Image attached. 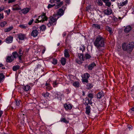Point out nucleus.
<instances>
[{"mask_svg": "<svg viewBox=\"0 0 134 134\" xmlns=\"http://www.w3.org/2000/svg\"><path fill=\"white\" fill-rule=\"evenodd\" d=\"M55 5V4H54L53 5H52L51 4H49L48 5V6H47V8L48 9H49L50 8H51L52 7H53Z\"/></svg>", "mask_w": 134, "mask_h": 134, "instance_id": "obj_45", "label": "nucleus"}, {"mask_svg": "<svg viewBox=\"0 0 134 134\" xmlns=\"http://www.w3.org/2000/svg\"><path fill=\"white\" fill-rule=\"evenodd\" d=\"M64 13L63 10L62 9H60L58 12V14H56L58 15V16L59 17V15L60 16L62 15Z\"/></svg>", "mask_w": 134, "mask_h": 134, "instance_id": "obj_23", "label": "nucleus"}, {"mask_svg": "<svg viewBox=\"0 0 134 134\" xmlns=\"http://www.w3.org/2000/svg\"><path fill=\"white\" fill-rule=\"evenodd\" d=\"M90 106L89 105H87L86 108V113L89 115L90 112Z\"/></svg>", "mask_w": 134, "mask_h": 134, "instance_id": "obj_19", "label": "nucleus"}, {"mask_svg": "<svg viewBox=\"0 0 134 134\" xmlns=\"http://www.w3.org/2000/svg\"><path fill=\"white\" fill-rule=\"evenodd\" d=\"M85 57L86 59H90L91 57L90 55L88 54H86L85 55Z\"/></svg>", "mask_w": 134, "mask_h": 134, "instance_id": "obj_41", "label": "nucleus"}, {"mask_svg": "<svg viewBox=\"0 0 134 134\" xmlns=\"http://www.w3.org/2000/svg\"><path fill=\"white\" fill-rule=\"evenodd\" d=\"M61 122H63L66 123H68L69 122L64 118H62L60 120Z\"/></svg>", "mask_w": 134, "mask_h": 134, "instance_id": "obj_28", "label": "nucleus"}, {"mask_svg": "<svg viewBox=\"0 0 134 134\" xmlns=\"http://www.w3.org/2000/svg\"><path fill=\"white\" fill-rule=\"evenodd\" d=\"M43 96L44 97L47 98L49 95V93L48 92H46L45 93H43Z\"/></svg>", "mask_w": 134, "mask_h": 134, "instance_id": "obj_38", "label": "nucleus"}, {"mask_svg": "<svg viewBox=\"0 0 134 134\" xmlns=\"http://www.w3.org/2000/svg\"><path fill=\"white\" fill-rule=\"evenodd\" d=\"M127 3V0H126L125 1L123 2H120V4H118V5L121 6H122L124 5H126Z\"/></svg>", "mask_w": 134, "mask_h": 134, "instance_id": "obj_18", "label": "nucleus"}, {"mask_svg": "<svg viewBox=\"0 0 134 134\" xmlns=\"http://www.w3.org/2000/svg\"><path fill=\"white\" fill-rule=\"evenodd\" d=\"M15 104L16 108L20 107L21 106V100H16Z\"/></svg>", "mask_w": 134, "mask_h": 134, "instance_id": "obj_15", "label": "nucleus"}, {"mask_svg": "<svg viewBox=\"0 0 134 134\" xmlns=\"http://www.w3.org/2000/svg\"><path fill=\"white\" fill-rule=\"evenodd\" d=\"M131 29V27L130 26L128 25L124 29V31L126 33H128Z\"/></svg>", "mask_w": 134, "mask_h": 134, "instance_id": "obj_12", "label": "nucleus"}, {"mask_svg": "<svg viewBox=\"0 0 134 134\" xmlns=\"http://www.w3.org/2000/svg\"><path fill=\"white\" fill-rule=\"evenodd\" d=\"M34 20L33 19H32L28 23V24L29 25H30L33 22Z\"/></svg>", "mask_w": 134, "mask_h": 134, "instance_id": "obj_48", "label": "nucleus"}, {"mask_svg": "<svg viewBox=\"0 0 134 134\" xmlns=\"http://www.w3.org/2000/svg\"><path fill=\"white\" fill-rule=\"evenodd\" d=\"M97 3L99 6H102L103 4V2L101 0H98Z\"/></svg>", "mask_w": 134, "mask_h": 134, "instance_id": "obj_36", "label": "nucleus"}, {"mask_svg": "<svg viewBox=\"0 0 134 134\" xmlns=\"http://www.w3.org/2000/svg\"><path fill=\"white\" fill-rule=\"evenodd\" d=\"M57 60L55 59H53V61L52 62V63L54 64H56L57 63Z\"/></svg>", "mask_w": 134, "mask_h": 134, "instance_id": "obj_39", "label": "nucleus"}, {"mask_svg": "<svg viewBox=\"0 0 134 134\" xmlns=\"http://www.w3.org/2000/svg\"><path fill=\"white\" fill-rule=\"evenodd\" d=\"M131 92L132 93H133L134 92V86L132 87V88L131 90Z\"/></svg>", "mask_w": 134, "mask_h": 134, "instance_id": "obj_54", "label": "nucleus"}, {"mask_svg": "<svg viewBox=\"0 0 134 134\" xmlns=\"http://www.w3.org/2000/svg\"><path fill=\"white\" fill-rule=\"evenodd\" d=\"M78 58L76 60V61L78 63L80 64L81 63V61L84 60L83 57V55L81 54L78 53Z\"/></svg>", "mask_w": 134, "mask_h": 134, "instance_id": "obj_6", "label": "nucleus"}, {"mask_svg": "<svg viewBox=\"0 0 134 134\" xmlns=\"http://www.w3.org/2000/svg\"><path fill=\"white\" fill-rule=\"evenodd\" d=\"M45 51V49H44L42 51V53L43 54L44 53Z\"/></svg>", "mask_w": 134, "mask_h": 134, "instance_id": "obj_61", "label": "nucleus"}, {"mask_svg": "<svg viewBox=\"0 0 134 134\" xmlns=\"http://www.w3.org/2000/svg\"><path fill=\"white\" fill-rule=\"evenodd\" d=\"M19 68L20 66L19 65H16L15 66H14L13 67V70L14 71H16L19 69Z\"/></svg>", "mask_w": 134, "mask_h": 134, "instance_id": "obj_29", "label": "nucleus"}, {"mask_svg": "<svg viewBox=\"0 0 134 134\" xmlns=\"http://www.w3.org/2000/svg\"><path fill=\"white\" fill-rule=\"evenodd\" d=\"M4 78V76L2 73H0V79L2 80Z\"/></svg>", "mask_w": 134, "mask_h": 134, "instance_id": "obj_44", "label": "nucleus"}, {"mask_svg": "<svg viewBox=\"0 0 134 134\" xmlns=\"http://www.w3.org/2000/svg\"><path fill=\"white\" fill-rule=\"evenodd\" d=\"M49 83H48L47 82L46 83H45V85H46V86H48L47 87V88L48 87H49Z\"/></svg>", "mask_w": 134, "mask_h": 134, "instance_id": "obj_56", "label": "nucleus"}, {"mask_svg": "<svg viewBox=\"0 0 134 134\" xmlns=\"http://www.w3.org/2000/svg\"><path fill=\"white\" fill-rule=\"evenodd\" d=\"M103 2L105 3L108 2L109 1V0H103Z\"/></svg>", "mask_w": 134, "mask_h": 134, "instance_id": "obj_58", "label": "nucleus"}, {"mask_svg": "<svg viewBox=\"0 0 134 134\" xmlns=\"http://www.w3.org/2000/svg\"><path fill=\"white\" fill-rule=\"evenodd\" d=\"M89 77V74L87 73L84 74L82 77V81L84 82L87 83L88 82V79Z\"/></svg>", "mask_w": 134, "mask_h": 134, "instance_id": "obj_5", "label": "nucleus"}, {"mask_svg": "<svg viewBox=\"0 0 134 134\" xmlns=\"http://www.w3.org/2000/svg\"><path fill=\"white\" fill-rule=\"evenodd\" d=\"M92 26L93 27L98 29H99L100 28V26L99 25L97 24H93L92 25Z\"/></svg>", "mask_w": 134, "mask_h": 134, "instance_id": "obj_30", "label": "nucleus"}, {"mask_svg": "<svg viewBox=\"0 0 134 134\" xmlns=\"http://www.w3.org/2000/svg\"><path fill=\"white\" fill-rule=\"evenodd\" d=\"M91 8V5H89L87 7V11H88L90 10Z\"/></svg>", "mask_w": 134, "mask_h": 134, "instance_id": "obj_49", "label": "nucleus"}, {"mask_svg": "<svg viewBox=\"0 0 134 134\" xmlns=\"http://www.w3.org/2000/svg\"><path fill=\"white\" fill-rule=\"evenodd\" d=\"M83 101L85 105H87L89 104H91L92 103L91 99L90 100L87 98H85Z\"/></svg>", "mask_w": 134, "mask_h": 134, "instance_id": "obj_7", "label": "nucleus"}, {"mask_svg": "<svg viewBox=\"0 0 134 134\" xmlns=\"http://www.w3.org/2000/svg\"><path fill=\"white\" fill-rule=\"evenodd\" d=\"M64 51V55L65 57L66 58L69 57L70 55L69 54L68 51L67 49H65Z\"/></svg>", "mask_w": 134, "mask_h": 134, "instance_id": "obj_24", "label": "nucleus"}, {"mask_svg": "<svg viewBox=\"0 0 134 134\" xmlns=\"http://www.w3.org/2000/svg\"><path fill=\"white\" fill-rule=\"evenodd\" d=\"M122 48L124 51H126L128 53H130L134 48V42H129L128 43H124L122 44Z\"/></svg>", "mask_w": 134, "mask_h": 134, "instance_id": "obj_2", "label": "nucleus"}, {"mask_svg": "<svg viewBox=\"0 0 134 134\" xmlns=\"http://www.w3.org/2000/svg\"><path fill=\"white\" fill-rule=\"evenodd\" d=\"M87 86L88 87V89H90L92 87V85L90 83H88L87 85Z\"/></svg>", "mask_w": 134, "mask_h": 134, "instance_id": "obj_42", "label": "nucleus"}, {"mask_svg": "<svg viewBox=\"0 0 134 134\" xmlns=\"http://www.w3.org/2000/svg\"><path fill=\"white\" fill-rule=\"evenodd\" d=\"M88 97L91 98V99H92L93 97V94L92 93H89L88 94Z\"/></svg>", "mask_w": 134, "mask_h": 134, "instance_id": "obj_46", "label": "nucleus"}, {"mask_svg": "<svg viewBox=\"0 0 134 134\" xmlns=\"http://www.w3.org/2000/svg\"><path fill=\"white\" fill-rule=\"evenodd\" d=\"M64 107L66 109H71L72 108V105L70 104H65L64 105Z\"/></svg>", "mask_w": 134, "mask_h": 134, "instance_id": "obj_17", "label": "nucleus"}, {"mask_svg": "<svg viewBox=\"0 0 134 134\" xmlns=\"http://www.w3.org/2000/svg\"><path fill=\"white\" fill-rule=\"evenodd\" d=\"M47 19V18L45 14L43 13V14L40 16L39 17L38 19H36V21H36L35 23L43 22L44 21L46 20Z\"/></svg>", "mask_w": 134, "mask_h": 134, "instance_id": "obj_4", "label": "nucleus"}, {"mask_svg": "<svg viewBox=\"0 0 134 134\" xmlns=\"http://www.w3.org/2000/svg\"><path fill=\"white\" fill-rule=\"evenodd\" d=\"M14 60V59L12 56H8L7 58L6 61L10 63L13 61Z\"/></svg>", "mask_w": 134, "mask_h": 134, "instance_id": "obj_14", "label": "nucleus"}, {"mask_svg": "<svg viewBox=\"0 0 134 134\" xmlns=\"http://www.w3.org/2000/svg\"><path fill=\"white\" fill-rule=\"evenodd\" d=\"M2 68V69H5V67H3Z\"/></svg>", "mask_w": 134, "mask_h": 134, "instance_id": "obj_64", "label": "nucleus"}, {"mask_svg": "<svg viewBox=\"0 0 134 134\" xmlns=\"http://www.w3.org/2000/svg\"><path fill=\"white\" fill-rule=\"evenodd\" d=\"M10 9H9L8 10H5V12H6V13H7L8 15H9V13H10Z\"/></svg>", "mask_w": 134, "mask_h": 134, "instance_id": "obj_52", "label": "nucleus"}, {"mask_svg": "<svg viewBox=\"0 0 134 134\" xmlns=\"http://www.w3.org/2000/svg\"><path fill=\"white\" fill-rule=\"evenodd\" d=\"M85 47L84 46H81L80 47V49L83 52L85 50Z\"/></svg>", "mask_w": 134, "mask_h": 134, "instance_id": "obj_40", "label": "nucleus"}, {"mask_svg": "<svg viewBox=\"0 0 134 134\" xmlns=\"http://www.w3.org/2000/svg\"><path fill=\"white\" fill-rule=\"evenodd\" d=\"M74 86L76 87H78L79 86V83L78 82H75L73 83Z\"/></svg>", "mask_w": 134, "mask_h": 134, "instance_id": "obj_31", "label": "nucleus"}, {"mask_svg": "<svg viewBox=\"0 0 134 134\" xmlns=\"http://www.w3.org/2000/svg\"><path fill=\"white\" fill-rule=\"evenodd\" d=\"M59 18L58 15L56 14H54L53 16L50 17L49 22L47 24L48 27H50L55 25L57 23V20Z\"/></svg>", "mask_w": 134, "mask_h": 134, "instance_id": "obj_3", "label": "nucleus"}, {"mask_svg": "<svg viewBox=\"0 0 134 134\" xmlns=\"http://www.w3.org/2000/svg\"><path fill=\"white\" fill-rule=\"evenodd\" d=\"M102 96V93L99 92L97 93V97L98 98L100 99L101 98V97Z\"/></svg>", "mask_w": 134, "mask_h": 134, "instance_id": "obj_37", "label": "nucleus"}, {"mask_svg": "<svg viewBox=\"0 0 134 134\" xmlns=\"http://www.w3.org/2000/svg\"><path fill=\"white\" fill-rule=\"evenodd\" d=\"M18 36L19 39L20 40H24L26 38L25 35L22 34L20 33L18 34Z\"/></svg>", "mask_w": 134, "mask_h": 134, "instance_id": "obj_9", "label": "nucleus"}, {"mask_svg": "<svg viewBox=\"0 0 134 134\" xmlns=\"http://www.w3.org/2000/svg\"><path fill=\"white\" fill-rule=\"evenodd\" d=\"M60 44V43H58V44H57V46H59V45Z\"/></svg>", "mask_w": 134, "mask_h": 134, "instance_id": "obj_63", "label": "nucleus"}, {"mask_svg": "<svg viewBox=\"0 0 134 134\" xmlns=\"http://www.w3.org/2000/svg\"><path fill=\"white\" fill-rule=\"evenodd\" d=\"M104 13L106 15H108L111 14L112 13V11L111 9L108 8L104 11Z\"/></svg>", "mask_w": 134, "mask_h": 134, "instance_id": "obj_8", "label": "nucleus"}, {"mask_svg": "<svg viewBox=\"0 0 134 134\" xmlns=\"http://www.w3.org/2000/svg\"><path fill=\"white\" fill-rule=\"evenodd\" d=\"M3 111L1 110H0V118L1 117L3 114Z\"/></svg>", "mask_w": 134, "mask_h": 134, "instance_id": "obj_59", "label": "nucleus"}, {"mask_svg": "<svg viewBox=\"0 0 134 134\" xmlns=\"http://www.w3.org/2000/svg\"><path fill=\"white\" fill-rule=\"evenodd\" d=\"M15 0H9L8 3H12L15 1Z\"/></svg>", "mask_w": 134, "mask_h": 134, "instance_id": "obj_51", "label": "nucleus"}, {"mask_svg": "<svg viewBox=\"0 0 134 134\" xmlns=\"http://www.w3.org/2000/svg\"><path fill=\"white\" fill-rule=\"evenodd\" d=\"M132 126H131V127H128L129 128V130H131L132 129Z\"/></svg>", "mask_w": 134, "mask_h": 134, "instance_id": "obj_62", "label": "nucleus"}, {"mask_svg": "<svg viewBox=\"0 0 134 134\" xmlns=\"http://www.w3.org/2000/svg\"><path fill=\"white\" fill-rule=\"evenodd\" d=\"M19 59L20 60H21V57L22 56L23 53L22 51V50L21 49H19Z\"/></svg>", "mask_w": 134, "mask_h": 134, "instance_id": "obj_20", "label": "nucleus"}, {"mask_svg": "<svg viewBox=\"0 0 134 134\" xmlns=\"http://www.w3.org/2000/svg\"><path fill=\"white\" fill-rule=\"evenodd\" d=\"M106 29L108 31H109L110 33H113V32L112 31V29L110 27H109V26H107Z\"/></svg>", "mask_w": 134, "mask_h": 134, "instance_id": "obj_35", "label": "nucleus"}, {"mask_svg": "<svg viewBox=\"0 0 134 134\" xmlns=\"http://www.w3.org/2000/svg\"><path fill=\"white\" fill-rule=\"evenodd\" d=\"M13 37L12 36H10L7 38L6 39V42L7 43H12L13 41Z\"/></svg>", "mask_w": 134, "mask_h": 134, "instance_id": "obj_13", "label": "nucleus"}, {"mask_svg": "<svg viewBox=\"0 0 134 134\" xmlns=\"http://www.w3.org/2000/svg\"><path fill=\"white\" fill-rule=\"evenodd\" d=\"M23 88L25 91H27L30 89V87L29 86L26 85L23 86Z\"/></svg>", "mask_w": 134, "mask_h": 134, "instance_id": "obj_21", "label": "nucleus"}, {"mask_svg": "<svg viewBox=\"0 0 134 134\" xmlns=\"http://www.w3.org/2000/svg\"><path fill=\"white\" fill-rule=\"evenodd\" d=\"M12 57L14 58H16L18 57H19L18 54L16 52H14L12 53Z\"/></svg>", "mask_w": 134, "mask_h": 134, "instance_id": "obj_22", "label": "nucleus"}, {"mask_svg": "<svg viewBox=\"0 0 134 134\" xmlns=\"http://www.w3.org/2000/svg\"><path fill=\"white\" fill-rule=\"evenodd\" d=\"M30 10V9L29 8H26L23 9L21 10L20 13L21 14H26Z\"/></svg>", "mask_w": 134, "mask_h": 134, "instance_id": "obj_10", "label": "nucleus"}, {"mask_svg": "<svg viewBox=\"0 0 134 134\" xmlns=\"http://www.w3.org/2000/svg\"><path fill=\"white\" fill-rule=\"evenodd\" d=\"M63 4V2H60L57 3V5H56L55 7L56 9H57L59 7L62 6Z\"/></svg>", "mask_w": 134, "mask_h": 134, "instance_id": "obj_26", "label": "nucleus"}, {"mask_svg": "<svg viewBox=\"0 0 134 134\" xmlns=\"http://www.w3.org/2000/svg\"><path fill=\"white\" fill-rule=\"evenodd\" d=\"M7 24V22L4 21L1 22L0 24V26L2 27H4Z\"/></svg>", "mask_w": 134, "mask_h": 134, "instance_id": "obj_33", "label": "nucleus"}, {"mask_svg": "<svg viewBox=\"0 0 134 134\" xmlns=\"http://www.w3.org/2000/svg\"><path fill=\"white\" fill-rule=\"evenodd\" d=\"M96 66V64L94 63H92L89 65L88 66V69L89 70H91Z\"/></svg>", "mask_w": 134, "mask_h": 134, "instance_id": "obj_16", "label": "nucleus"}, {"mask_svg": "<svg viewBox=\"0 0 134 134\" xmlns=\"http://www.w3.org/2000/svg\"><path fill=\"white\" fill-rule=\"evenodd\" d=\"M19 27L21 28L26 29L27 27V25L23 24H21L19 25Z\"/></svg>", "mask_w": 134, "mask_h": 134, "instance_id": "obj_32", "label": "nucleus"}, {"mask_svg": "<svg viewBox=\"0 0 134 134\" xmlns=\"http://www.w3.org/2000/svg\"><path fill=\"white\" fill-rule=\"evenodd\" d=\"M46 29V26L45 25H43L40 27V30L41 31H42Z\"/></svg>", "mask_w": 134, "mask_h": 134, "instance_id": "obj_34", "label": "nucleus"}, {"mask_svg": "<svg viewBox=\"0 0 134 134\" xmlns=\"http://www.w3.org/2000/svg\"><path fill=\"white\" fill-rule=\"evenodd\" d=\"M105 3V5L108 6V7H109L111 5V3L110 2L108 1V2L106 3Z\"/></svg>", "mask_w": 134, "mask_h": 134, "instance_id": "obj_43", "label": "nucleus"}, {"mask_svg": "<svg viewBox=\"0 0 134 134\" xmlns=\"http://www.w3.org/2000/svg\"><path fill=\"white\" fill-rule=\"evenodd\" d=\"M3 66V65L2 64L0 63V67H2Z\"/></svg>", "mask_w": 134, "mask_h": 134, "instance_id": "obj_60", "label": "nucleus"}, {"mask_svg": "<svg viewBox=\"0 0 134 134\" xmlns=\"http://www.w3.org/2000/svg\"><path fill=\"white\" fill-rule=\"evenodd\" d=\"M66 94H68L70 93V91L68 89H67L66 90Z\"/></svg>", "mask_w": 134, "mask_h": 134, "instance_id": "obj_55", "label": "nucleus"}, {"mask_svg": "<svg viewBox=\"0 0 134 134\" xmlns=\"http://www.w3.org/2000/svg\"><path fill=\"white\" fill-rule=\"evenodd\" d=\"M132 111H134V107L132 108L131 109H130L129 110V112L130 113H132Z\"/></svg>", "mask_w": 134, "mask_h": 134, "instance_id": "obj_50", "label": "nucleus"}, {"mask_svg": "<svg viewBox=\"0 0 134 134\" xmlns=\"http://www.w3.org/2000/svg\"><path fill=\"white\" fill-rule=\"evenodd\" d=\"M13 28L12 26L9 27L4 29V31L5 32H8L12 30Z\"/></svg>", "mask_w": 134, "mask_h": 134, "instance_id": "obj_27", "label": "nucleus"}, {"mask_svg": "<svg viewBox=\"0 0 134 134\" xmlns=\"http://www.w3.org/2000/svg\"><path fill=\"white\" fill-rule=\"evenodd\" d=\"M38 34V32L36 30H34L32 31L31 34L32 36L34 37H35L37 36Z\"/></svg>", "mask_w": 134, "mask_h": 134, "instance_id": "obj_11", "label": "nucleus"}, {"mask_svg": "<svg viewBox=\"0 0 134 134\" xmlns=\"http://www.w3.org/2000/svg\"><path fill=\"white\" fill-rule=\"evenodd\" d=\"M66 59L64 58H62L61 60V63L62 65H65L66 63Z\"/></svg>", "mask_w": 134, "mask_h": 134, "instance_id": "obj_25", "label": "nucleus"}, {"mask_svg": "<svg viewBox=\"0 0 134 134\" xmlns=\"http://www.w3.org/2000/svg\"><path fill=\"white\" fill-rule=\"evenodd\" d=\"M4 17L3 15V14H1L0 13V20L1 19H2Z\"/></svg>", "mask_w": 134, "mask_h": 134, "instance_id": "obj_53", "label": "nucleus"}, {"mask_svg": "<svg viewBox=\"0 0 134 134\" xmlns=\"http://www.w3.org/2000/svg\"><path fill=\"white\" fill-rule=\"evenodd\" d=\"M53 84H53V86L54 87H55V86L57 85L58 84V83H57L56 82H54L53 83Z\"/></svg>", "mask_w": 134, "mask_h": 134, "instance_id": "obj_57", "label": "nucleus"}, {"mask_svg": "<svg viewBox=\"0 0 134 134\" xmlns=\"http://www.w3.org/2000/svg\"><path fill=\"white\" fill-rule=\"evenodd\" d=\"M94 45L99 51H102L103 50L102 48L104 47V38L100 35H98L93 42Z\"/></svg>", "mask_w": 134, "mask_h": 134, "instance_id": "obj_1", "label": "nucleus"}, {"mask_svg": "<svg viewBox=\"0 0 134 134\" xmlns=\"http://www.w3.org/2000/svg\"><path fill=\"white\" fill-rule=\"evenodd\" d=\"M5 7L3 5L1 6L0 7V12L4 9Z\"/></svg>", "mask_w": 134, "mask_h": 134, "instance_id": "obj_47", "label": "nucleus"}]
</instances>
